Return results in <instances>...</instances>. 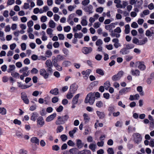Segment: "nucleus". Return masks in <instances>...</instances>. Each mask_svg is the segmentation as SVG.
I'll return each mask as SVG.
<instances>
[{
    "label": "nucleus",
    "mask_w": 154,
    "mask_h": 154,
    "mask_svg": "<svg viewBox=\"0 0 154 154\" xmlns=\"http://www.w3.org/2000/svg\"><path fill=\"white\" fill-rule=\"evenodd\" d=\"M53 31V30L51 28H48L46 30L47 33L49 35L50 38L52 36Z\"/></svg>",
    "instance_id": "nucleus-32"
},
{
    "label": "nucleus",
    "mask_w": 154,
    "mask_h": 154,
    "mask_svg": "<svg viewBox=\"0 0 154 154\" xmlns=\"http://www.w3.org/2000/svg\"><path fill=\"white\" fill-rule=\"evenodd\" d=\"M15 3V0H8L7 2V5H11Z\"/></svg>",
    "instance_id": "nucleus-62"
},
{
    "label": "nucleus",
    "mask_w": 154,
    "mask_h": 154,
    "mask_svg": "<svg viewBox=\"0 0 154 154\" xmlns=\"http://www.w3.org/2000/svg\"><path fill=\"white\" fill-rule=\"evenodd\" d=\"M96 105L98 108H101L103 106V103L101 101H97L96 102Z\"/></svg>",
    "instance_id": "nucleus-48"
},
{
    "label": "nucleus",
    "mask_w": 154,
    "mask_h": 154,
    "mask_svg": "<svg viewBox=\"0 0 154 154\" xmlns=\"http://www.w3.org/2000/svg\"><path fill=\"white\" fill-rule=\"evenodd\" d=\"M74 14H71L69 17L68 19H67V22L71 26H73L74 24V22L71 20L73 17H74Z\"/></svg>",
    "instance_id": "nucleus-20"
},
{
    "label": "nucleus",
    "mask_w": 154,
    "mask_h": 154,
    "mask_svg": "<svg viewBox=\"0 0 154 154\" xmlns=\"http://www.w3.org/2000/svg\"><path fill=\"white\" fill-rule=\"evenodd\" d=\"M76 7V5L73 6L70 5L68 7V9L69 11H72Z\"/></svg>",
    "instance_id": "nucleus-61"
},
{
    "label": "nucleus",
    "mask_w": 154,
    "mask_h": 154,
    "mask_svg": "<svg viewBox=\"0 0 154 154\" xmlns=\"http://www.w3.org/2000/svg\"><path fill=\"white\" fill-rule=\"evenodd\" d=\"M46 65L45 67H53V64L51 62V61L50 60H48L46 61L45 63Z\"/></svg>",
    "instance_id": "nucleus-27"
},
{
    "label": "nucleus",
    "mask_w": 154,
    "mask_h": 154,
    "mask_svg": "<svg viewBox=\"0 0 154 154\" xmlns=\"http://www.w3.org/2000/svg\"><path fill=\"white\" fill-rule=\"evenodd\" d=\"M110 85V84L109 82V81H107L104 83V87L106 90H107Z\"/></svg>",
    "instance_id": "nucleus-44"
},
{
    "label": "nucleus",
    "mask_w": 154,
    "mask_h": 154,
    "mask_svg": "<svg viewBox=\"0 0 154 154\" xmlns=\"http://www.w3.org/2000/svg\"><path fill=\"white\" fill-rule=\"evenodd\" d=\"M50 93L54 95H57L59 94V90L57 88H56L51 89L50 91Z\"/></svg>",
    "instance_id": "nucleus-21"
},
{
    "label": "nucleus",
    "mask_w": 154,
    "mask_h": 154,
    "mask_svg": "<svg viewBox=\"0 0 154 154\" xmlns=\"http://www.w3.org/2000/svg\"><path fill=\"white\" fill-rule=\"evenodd\" d=\"M71 62L68 60L64 61L62 63V65L65 67H68L71 65Z\"/></svg>",
    "instance_id": "nucleus-40"
},
{
    "label": "nucleus",
    "mask_w": 154,
    "mask_h": 154,
    "mask_svg": "<svg viewBox=\"0 0 154 154\" xmlns=\"http://www.w3.org/2000/svg\"><path fill=\"white\" fill-rule=\"evenodd\" d=\"M81 23L83 26H86L88 24L87 21L86 19H82Z\"/></svg>",
    "instance_id": "nucleus-51"
},
{
    "label": "nucleus",
    "mask_w": 154,
    "mask_h": 154,
    "mask_svg": "<svg viewBox=\"0 0 154 154\" xmlns=\"http://www.w3.org/2000/svg\"><path fill=\"white\" fill-rule=\"evenodd\" d=\"M149 146L151 147H154V140L153 139H151L149 143Z\"/></svg>",
    "instance_id": "nucleus-63"
},
{
    "label": "nucleus",
    "mask_w": 154,
    "mask_h": 154,
    "mask_svg": "<svg viewBox=\"0 0 154 154\" xmlns=\"http://www.w3.org/2000/svg\"><path fill=\"white\" fill-rule=\"evenodd\" d=\"M134 137V142L138 144L142 141V137L141 135L138 133H135L133 134V135Z\"/></svg>",
    "instance_id": "nucleus-4"
},
{
    "label": "nucleus",
    "mask_w": 154,
    "mask_h": 154,
    "mask_svg": "<svg viewBox=\"0 0 154 154\" xmlns=\"http://www.w3.org/2000/svg\"><path fill=\"white\" fill-rule=\"evenodd\" d=\"M6 110L4 107L0 108V113L2 115H5L6 113Z\"/></svg>",
    "instance_id": "nucleus-46"
},
{
    "label": "nucleus",
    "mask_w": 154,
    "mask_h": 154,
    "mask_svg": "<svg viewBox=\"0 0 154 154\" xmlns=\"http://www.w3.org/2000/svg\"><path fill=\"white\" fill-rule=\"evenodd\" d=\"M122 32L121 29L119 27H117L115 29H114V32L116 33H119Z\"/></svg>",
    "instance_id": "nucleus-60"
},
{
    "label": "nucleus",
    "mask_w": 154,
    "mask_h": 154,
    "mask_svg": "<svg viewBox=\"0 0 154 154\" xmlns=\"http://www.w3.org/2000/svg\"><path fill=\"white\" fill-rule=\"evenodd\" d=\"M78 85L75 83L72 84L70 86L69 91L72 93H75L78 88Z\"/></svg>",
    "instance_id": "nucleus-14"
},
{
    "label": "nucleus",
    "mask_w": 154,
    "mask_h": 154,
    "mask_svg": "<svg viewBox=\"0 0 154 154\" xmlns=\"http://www.w3.org/2000/svg\"><path fill=\"white\" fill-rule=\"evenodd\" d=\"M97 147V145L95 143H91L89 146V149L94 152L95 151Z\"/></svg>",
    "instance_id": "nucleus-22"
},
{
    "label": "nucleus",
    "mask_w": 154,
    "mask_h": 154,
    "mask_svg": "<svg viewBox=\"0 0 154 154\" xmlns=\"http://www.w3.org/2000/svg\"><path fill=\"white\" fill-rule=\"evenodd\" d=\"M11 75L12 76L17 78H19L20 76L19 74L15 71L12 72L11 73Z\"/></svg>",
    "instance_id": "nucleus-47"
},
{
    "label": "nucleus",
    "mask_w": 154,
    "mask_h": 154,
    "mask_svg": "<svg viewBox=\"0 0 154 154\" xmlns=\"http://www.w3.org/2000/svg\"><path fill=\"white\" fill-rule=\"evenodd\" d=\"M142 2L143 1L142 0H136L134 6L137 7H139L141 5Z\"/></svg>",
    "instance_id": "nucleus-38"
},
{
    "label": "nucleus",
    "mask_w": 154,
    "mask_h": 154,
    "mask_svg": "<svg viewBox=\"0 0 154 154\" xmlns=\"http://www.w3.org/2000/svg\"><path fill=\"white\" fill-rule=\"evenodd\" d=\"M130 91L131 88L130 87L125 88L121 89L119 91V93L120 95H122L128 93L130 92Z\"/></svg>",
    "instance_id": "nucleus-12"
},
{
    "label": "nucleus",
    "mask_w": 154,
    "mask_h": 154,
    "mask_svg": "<svg viewBox=\"0 0 154 154\" xmlns=\"http://www.w3.org/2000/svg\"><path fill=\"white\" fill-rule=\"evenodd\" d=\"M78 129L76 127L74 128L73 129L69 132V134L70 136L71 137H73V134L76 132Z\"/></svg>",
    "instance_id": "nucleus-28"
},
{
    "label": "nucleus",
    "mask_w": 154,
    "mask_h": 154,
    "mask_svg": "<svg viewBox=\"0 0 154 154\" xmlns=\"http://www.w3.org/2000/svg\"><path fill=\"white\" fill-rule=\"evenodd\" d=\"M49 26L52 28H54L56 26V23L52 20H50L49 22Z\"/></svg>",
    "instance_id": "nucleus-34"
},
{
    "label": "nucleus",
    "mask_w": 154,
    "mask_h": 154,
    "mask_svg": "<svg viewBox=\"0 0 154 154\" xmlns=\"http://www.w3.org/2000/svg\"><path fill=\"white\" fill-rule=\"evenodd\" d=\"M57 114L56 113H54L53 114L48 116L46 119V121L47 122H49L53 120L56 116Z\"/></svg>",
    "instance_id": "nucleus-17"
},
{
    "label": "nucleus",
    "mask_w": 154,
    "mask_h": 154,
    "mask_svg": "<svg viewBox=\"0 0 154 154\" xmlns=\"http://www.w3.org/2000/svg\"><path fill=\"white\" fill-rule=\"evenodd\" d=\"M39 116V114L36 112H34L31 114L30 119L34 122L35 121L36 119H37V118Z\"/></svg>",
    "instance_id": "nucleus-18"
},
{
    "label": "nucleus",
    "mask_w": 154,
    "mask_h": 154,
    "mask_svg": "<svg viewBox=\"0 0 154 154\" xmlns=\"http://www.w3.org/2000/svg\"><path fill=\"white\" fill-rule=\"evenodd\" d=\"M37 125L38 127H42L45 124L44 119L42 116L39 117L37 119Z\"/></svg>",
    "instance_id": "nucleus-6"
},
{
    "label": "nucleus",
    "mask_w": 154,
    "mask_h": 154,
    "mask_svg": "<svg viewBox=\"0 0 154 154\" xmlns=\"http://www.w3.org/2000/svg\"><path fill=\"white\" fill-rule=\"evenodd\" d=\"M148 41L147 38H144L142 40H140L136 38H134L132 40L133 43L138 45H145Z\"/></svg>",
    "instance_id": "nucleus-2"
},
{
    "label": "nucleus",
    "mask_w": 154,
    "mask_h": 154,
    "mask_svg": "<svg viewBox=\"0 0 154 154\" xmlns=\"http://www.w3.org/2000/svg\"><path fill=\"white\" fill-rule=\"evenodd\" d=\"M153 32L150 31L149 30H147L145 33V35L148 37H151L153 34Z\"/></svg>",
    "instance_id": "nucleus-41"
},
{
    "label": "nucleus",
    "mask_w": 154,
    "mask_h": 154,
    "mask_svg": "<svg viewBox=\"0 0 154 154\" xmlns=\"http://www.w3.org/2000/svg\"><path fill=\"white\" fill-rule=\"evenodd\" d=\"M91 72V70L90 69H87L85 71H83L82 72V74L84 75L83 78L87 79Z\"/></svg>",
    "instance_id": "nucleus-13"
},
{
    "label": "nucleus",
    "mask_w": 154,
    "mask_h": 154,
    "mask_svg": "<svg viewBox=\"0 0 154 154\" xmlns=\"http://www.w3.org/2000/svg\"><path fill=\"white\" fill-rule=\"evenodd\" d=\"M40 74L42 75L45 79L48 78L49 74L47 73L46 70L44 69H42L39 71Z\"/></svg>",
    "instance_id": "nucleus-9"
},
{
    "label": "nucleus",
    "mask_w": 154,
    "mask_h": 154,
    "mask_svg": "<svg viewBox=\"0 0 154 154\" xmlns=\"http://www.w3.org/2000/svg\"><path fill=\"white\" fill-rule=\"evenodd\" d=\"M92 48L91 47H85L82 48V51L83 54H87L90 53L92 51Z\"/></svg>",
    "instance_id": "nucleus-8"
},
{
    "label": "nucleus",
    "mask_w": 154,
    "mask_h": 154,
    "mask_svg": "<svg viewBox=\"0 0 154 154\" xmlns=\"http://www.w3.org/2000/svg\"><path fill=\"white\" fill-rule=\"evenodd\" d=\"M131 26L132 27L134 28H136L138 27V26L137 24L135 22L132 23L131 25Z\"/></svg>",
    "instance_id": "nucleus-64"
},
{
    "label": "nucleus",
    "mask_w": 154,
    "mask_h": 154,
    "mask_svg": "<svg viewBox=\"0 0 154 154\" xmlns=\"http://www.w3.org/2000/svg\"><path fill=\"white\" fill-rule=\"evenodd\" d=\"M76 144L77 147L80 149L82 148L83 145V143L82 142L81 140L79 139L77 140Z\"/></svg>",
    "instance_id": "nucleus-31"
},
{
    "label": "nucleus",
    "mask_w": 154,
    "mask_h": 154,
    "mask_svg": "<svg viewBox=\"0 0 154 154\" xmlns=\"http://www.w3.org/2000/svg\"><path fill=\"white\" fill-rule=\"evenodd\" d=\"M9 68L8 69V72H14V70L15 69V66L14 65H9Z\"/></svg>",
    "instance_id": "nucleus-30"
},
{
    "label": "nucleus",
    "mask_w": 154,
    "mask_h": 154,
    "mask_svg": "<svg viewBox=\"0 0 154 154\" xmlns=\"http://www.w3.org/2000/svg\"><path fill=\"white\" fill-rule=\"evenodd\" d=\"M78 154H91V152L90 150L84 149L79 152Z\"/></svg>",
    "instance_id": "nucleus-26"
},
{
    "label": "nucleus",
    "mask_w": 154,
    "mask_h": 154,
    "mask_svg": "<svg viewBox=\"0 0 154 154\" xmlns=\"http://www.w3.org/2000/svg\"><path fill=\"white\" fill-rule=\"evenodd\" d=\"M83 116L85 123H88L90 120V118L88 115L86 113H84L83 114Z\"/></svg>",
    "instance_id": "nucleus-29"
},
{
    "label": "nucleus",
    "mask_w": 154,
    "mask_h": 154,
    "mask_svg": "<svg viewBox=\"0 0 154 154\" xmlns=\"http://www.w3.org/2000/svg\"><path fill=\"white\" fill-rule=\"evenodd\" d=\"M17 83L18 84V86L21 88L22 89H26V88H29L31 86H28L25 85H23V84H22L21 83H20L19 82H17Z\"/></svg>",
    "instance_id": "nucleus-35"
},
{
    "label": "nucleus",
    "mask_w": 154,
    "mask_h": 154,
    "mask_svg": "<svg viewBox=\"0 0 154 154\" xmlns=\"http://www.w3.org/2000/svg\"><path fill=\"white\" fill-rule=\"evenodd\" d=\"M52 61L53 62V64L54 66H55L57 64V62L58 60L57 58L55 57H52Z\"/></svg>",
    "instance_id": "nucleus-52"
},
{
    "label": "nucleus",
    "mask_w": 154,
    "mask_h": 154,
    "mask_svg": "<svg viewBox=\"0 0 154 154\" xmlns=\"http://www.w3.org/2000/svg\"><path fill=\"white\" fill-rule=\"evenodd\" d=\"M64 32H68L70 31L71 29V27L69 26H65L64 28Z\"/></svg>",
    "instance_id": "nucleus-58"
},
{
    "label": "nucleus",
    "mask_w": 154,
    "mask_h": 154,
    "mask_svg": "<svg viewBox=\"0 0 154 154\" xmlns=\"http://www.w3.org/2000/svg\"><path fill=\"white\" fill-rule=\"evenodd\" d=\"M137 91L139 92L140 95L143 96L144 95V92L143 91V88L142 86H138L137 88Z\"/></svg>",
    "instance_id": "nucleus-37"
},
{
    "label": "nucleus",
    "mask_w": 154,
    "mask_h": 154,
    "mask_svg": "<svg viewBox=\"0 0 154 154\" xmlns=\"http://www.w3.org/2000/svg\"><path fill=\"white\" fill-rule=\"evenodd\" d=\"M131 74L133 75L138 76L140 75V72L138 69H132L131 71Z\"/></svg>",
    "instance_id": "nucleus-25"
},
{
    "label": "nucleus",
    "mask_w": 154,
    "mask_h": 154,
    "mask_svg": "<svg viewBox=\"0 0 154 154\" xmlns=\"http://www.w3.org/2000/svg\"><path fill=\"white\" fill-rule=\"evenodd\" d=\"M69 118V116L67 115H65L62 117L58 116V119L56 122V124L57 125L64 124L66 121L68 120Z\"/></svg>",
    "instance_id": "nucleus-3"
},
{
    "label": "nucleus",
    "mask_w": 154,
    "mask_h": 154,
    "mask_svg": "<svg viewBox=\"0 0 154 154\" xmlns=\"http://www.w3.org/2000/svg\"><path fill=\"white\" fill-rule=\"evenodd\" d=\"M103 43V41L100 39H98L96 42V45L97 46H102Z\"/></svg>",
    "instance_id": "nucleus-50"
},
{
    "label": "nucleus",
    "mask_w": 154,
    "mask_h": 154,
    "mask_svg": "<svg viewBox=\"0 0 154 154\" xmlns=\"http://www.w3.org/2000/svg\"><path fill=\"white\" fill-rule=\"evenodd\" d=\"M108 110L110 112L109 115H111V113L114 111V108L112 106H110L109 107Z\"/></svg>",
    "instance_id": "nucleus-53"
},
{
    "label": "nucleus",
    "mask_w": 154,
    "mask_h": 154,
    "mask_svg": "<svg viewBox=\"0 0 154 154\" xmlns=\"http://www.w3.org/2000/svg\"><path fill=\"white\" fill-rule=\"evenodd\" d=\"M95 100V95L94 93H90L87 95L85 100V103H89L90 105H92Z\"/></svg>",
    "instance_id": "nucleus-1"
},
{
    "label": "nucleus",
    "mask_w": 154,
    "mask_h": 154,
    "mask_svg": "<svg viewBox=\"0 0 154 154\" xmlns=\"http://www.w3.org/2000/svg\"><path fill=\"white\" fill-rule=\"evenodd\" d=\"M21 98L24 102L26 104H28L29 100L27 97L26 93L25 92H22L21 94Z\"/></svg>",
    "instance_id": "nucleus-11"
},
{
    "label": "nucleus",
    "mask_w": 154,
    "mask_h": 154,
    "mask_svg": "<svg viewBox=\"0 0 154 154\" xmlns=\"http://www.w3.org/2000/svg\"><path fill=\"white\" fill-rule=\"evenodd\" d=\"M112 42L114 43V46L115 47L117 48L121 46V45L119 42V40L117 38H114L112 40Z\"/></svg>",
    "instance_id": "nucleus-16"
},
{
    "label": "nucleus",
    "mask_w": 154,
    "mask_h": 154,
    "mask_svg": "<svg viewBox=\"0 0 154 154\" xmlns=\"http://www.w3.org/2000/svg\"><path fill=\"white\" fill-rule=\"evenodd\" d=\"M123 74L122 71L119 72L117 74L114 75L112 78V80L114 81H116L119 80L122 76Z\"/></svg>",
    "instance_id": "nucleus-7"
},
{
    "label": "nucleus",
    "mask_w": 154,
    "mask_h": 154,
    "mask_svg": "<svg viewBox=\"0 0 154 154\" xmlns=\"http://www.w3.org/2000/svg\"><path fill=\"white\" fill-rule=\"evenodd\" d=\"M125 32L128 34L130 32V26L129 24H126L125 26Z\"/></svg>",
    "instance_id": "nucleus-39"
},
{
    "label": "nucleus",
    "mask_w": 154,
    "mask_h": 154,
    "mask_svg": "<svg viewBox=\"0 0 154 154\" xmlns=\"http://www.w3.org/2000/svg\"><path fill=\"white\" fill-rule=\"evenodd\" d=\"M101 25V23L99 22H95L93 26L95 28L97 29L100 27Z\"/></svg>",
    "instance_id": "nucleus-57"
},
{
    "label": "nucleus",
    "mask_w": 154,
    "mask_h": 154,
    "mask_svg": "<svg viewBox=\"0 0 154 154\" xmlns=\"http://www.w3.org/2000/svg\"><path fill=\"white\" fill-rule=\"evenodd\" d=\"M74 37L76 38H81L83 36V34L82 33L75 32L74 35Z\"/></svg>",
    "instance_id": "nucleus-33"
},
{
    "label": "nucleus",
    "mask_w": 154,
    "mask_h": 154,
    "mask_svg": "<svg viewBox=\"0 0 154 154\" xmlns=\"http://www.w3.org/2000/svg\"><path fill=\"white\" fill-rule=\"evenodd\" d=\"M56 58L58 61H60L63 60L64 59V57L61 55H58L57 56Z\"/></svg>",
    "instance_id": "nucleus-49"
},
{
    "label": "nucleus",
    "mask_w": 154,
    "mask_h": 154,
    "mask_svg": "<svg viewBox=\"0 0 154 154\" xmlns=\"http://www.w3.org/2000/svg\"><path fill=\"white\" fill-rule=\"evenodd\" d=\"M63 130V127L61 125L57 127V133H60Z\"/></svg>",
    "instance_id": "nucleus-54"
},
{
    "label": "nucleus",
    "mask_w": 154,
    "mask_h": 154,
    "mask_svg": "<svg viewBox=\"0 0 154 154\" xmlns=\"http://www.w3.org/2000/svg\"><path fill=\"white\" fill-rule=\"evenodd\" d=\"M47 19V17L46 16H42L40 18L41 21L42 23L45 22Z\"/></svg>",
    "instance_id": "nucleus-56"
},
{
    "label": "nucleus",
    "mask_w": 154,
    "mask_h": 154,
    "mask_svg": "<svg viewBox=\"0 0 154 154\" xmlns=\"http://www.w3.org/2000/svg\"><path fill=\"white\" fill-rule=\"evenodd\" d=\"M60 138L63 141H65L67 140V137L66 135L63 134L61 135Z\"/></svg>",
    "instance_id": "nucleus-59"
},
{
    "label": "nucleus",
    "mask_w": 154,
    "mask_h": 154,
    "mask_svg": "<svg viewBox=\"0 0 154 154\" xmlns=\"http://www.w3.org/2000/svg\"><path fill=\"white\" fill-rule=\"evenodd\" d=\"M30 141L31 142L33 143H35L37 144H39V140L36 137H33L31 138Z\"/></svg>",
    "instance_id": "nucleus-23"
},
{
    "label": "nucleus",
    "mask_w": 154,
    "mask_h": 154,
    "mask_svg": "<svg viewBox=\"0 0 154 154\" xmlns=\"http://www.w3.org/2000/svg\"><path fill=\"white\" fill-rule=\"evenodd\" d=\"M96 72L97 73H98L101 75H103L104 74L103 71L100 69H97L96 70Z\"/></svg>",
    "instance_id": "nucleus-42"
},
{
    "label": "nucleus",
    "mask_w": 154,
    "mask_h": 154,
    "mask_svg": "<svg viewBox=\"0 0 154 154\" xmlns=\"http://www.w3.org/2000/svg\"><path fill=\"white\" fill-rule=\"evenodd\" d=\"M80 95V94H76L73 98L72 101V104H77L78 102V99Z\"/></svg>",
    "instance_id": "nucleus-19"
},
{
    "label": "nucleus",
    "mask_w": 154,
    "mask_h": 154,
    "mask_svg": "<svg viewBox=\"0 0 154 154\" xmlns=\"http://www.w3.org/2000/svg\"><path fill=\"white\" fill-rule=\"evenodd\" d=\"M96 113L100 119H103L105 116V114L103 112L97 111H96Z\"/></svg>",
    "instance_id": "nucleus-24"
},
{
    "label": "nucleus",
    "mask_w": 154,
    "mask_h": 154,
    "mask_svg": "<svg viewBox=\"0 0 154 154\" xmlns=\"http://www.w3.org/2000/svg\"><path fill=\"white\" fill-rule=\"evenodd\" d=\"M137 65L138 66V68L142 70H143L146 69V66L144 64V63L140 61L136 63Z\"/></svg>",
    "instance_id": "nucleus-15"
},
{
    "label": "nucleus",
    "mask_w": 154,
    "mask_h": 154,
    "mask_svg": "<svg viewBox=\"0 0 154 154\" xmlns=\"http://www.w3.org/2000/svg\"><path fill=\"white\" fill-rule=\"evenodd\" d=\"M126 48H124L122 49L120 51V53L123 55H125L128 54L129 51L127 50Z\"/></svg>",
    "instance_id": "nucleus-36"
},
{
    "label": "nucleus",
    "mask_w": 154,
    "mask_h": 154,
    "mask_svg": "<svg viewBox=\"0 0 154 154\" xmlns=\"http://www.w3.org/2000/svg\"><path fill=\"white\" fill-rule=\"evenodd\" d=\"M134 45L132 44H128L126 45V48L127 50L133 48L134 47Z\"/></svg>",
    "instance_id": "nucleus-45"
},
{
    "label": "nucleus",
    "mask_w": 154,
    "mask_h": 154,
    "mask_svg": "<svg viewBox=\"0 0 154 154\" xmlns=\"http://www.w3.org/2000/svg\"><path fill=\"white\" fill-rule=\"evenodd\" d=\"M52 52L51 51L48 50L45 53V57H50L52 56Z\"/></svg>",
    "instance_id": "nucleus-43"
},
{
    "label": "nucleus",
    "mask_w": 154,
    "mask_h": 154,
    "mask_svg": "<svg viewBox=\"0 0 154 154\" xmlns=\"http://www.w3.org/2000/svg\"><path fill=\"white\" fill-rule=\"evenodd\" d=\"M107 152L109 154H114L113 149L112 148H109L107 150Z\"/></svg>",
    "instance_id": "nucleus-55"
},
{
    "label": "nucleus",
    "mask_w": 154,
    "mask_h": 154,
    "mask_svg": "<svg viewBox=\"0 0 154 154\" xmlns=\"http://www.w3.org/2000/svg\"><path fill=\"white\" fill-rule=\"evenodd\" d=\"M84 11L88 12L89 14L92 13L93 12V7L91 5H89L88 6H85L83 8Z\"/></svg>",
    "instance_id": "nucleus-10"
},
{
    "label": "nucleus",
    "mask_w": 154,
    "mask_h": 154,
    "mask_svg": "<svg viewBox=\"0 0 154 154\" xmlns=\"http://www.w3.org/2000/svg\"><path fill=\"white\" fill-rule=\"evenodd\" d=\"M28 69L29 68L27 67H24L20 69L19 72L20 73H23V75L25 77H26L29 74V71Z\"/></svg>",
    "instance_id": "nucleus-5"
}]
</instances>
